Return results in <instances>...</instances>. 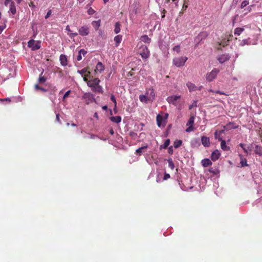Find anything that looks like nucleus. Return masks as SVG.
I'll use <instances>...</instances> for the list:
<instances>
[{
    "label": "nucleus",
    "mask_w": 262,
    "mask_h": 262,
    "mask_svg": "<svg viewBox=\"0 0 262 262\" xmlns=\"http://www.w3.org/2000/svg\"><path fill=\"white\" fill-rule=\"evenodd\" d=\"M187 59L188 58L186 56L174 57L172 60V62L177 67H181L185 64Z\"/></svg>",
    "instance_id": "f257e3e1"
},
{
    "label": "nucleus",
    "mask_w": 262,
    "mask_h": 262,
    "mask_svg": "<svg viewBox=\"0 0 262 262\" xmlns=\"http://www.w3.org/2000/svg\"><path fill=\"white\" fill-rule=\"evenodd\" d=\"M139 54L143 59H147L150 56V52L146 46L142 45L139 48Z\"/></svg>",
    "instance_id": "f03ea898"
},
{
    "label": "nucleus",
    "mask_w": 262,
    "mask_h": 262,
    "mask_svg": "<svg viewBox=\"0 0 262 262\" xmlns=\"http://www.w3.org/2000/svg\"><path fill=\"white\" fill-rule=\"evenodd\" d=\"M220 72V70L214 68L210 72L207 73L206 75V79L209 82L213 81L217 76Z\"/></svg>",
    "instance_id": "7ed1b4c3"
},
{
    "label": "nucleus",
    "mask_w": 262,
    "mask_h": 262,
    "mask_svg": "<svg viewBox=\"0 0 262 262\" xmlns=\"http://www.w3.org/2000/svg\"><path fill=\"white\" fill-rule=\"evenodd\" d=\"M208 35V33L206 31L200 32L194 39L195 43V47H196L201 41L205 39Z\"/></svg>",
    "instance_id": "20e7f679"
},
{
    "label": "nucleus",
    "mask_w": 262,
    "mask_h": 262,
    "mask_svg": "<svg viewBox=\"0 0 262 262\" xmlns=\"http://www.w3.org/2000/svg\"><path fill=\"white\" fill-rule=\"evenodd\" d=\"M83 80L85 81H87V85L88 86L91 88L92 90L93 88H95L97 85L99 84L100 82V80L98 78H94L92 80L88 81V79L86 77L83 78Z\"/></svg>",
    "instance_id": "39448f33"
},
{
    "label": "nucleus",
    "mask_w": 262,
    "mask_h": 262,
    "mask_svg": "<svg viewBox=\"0 0 262 262\" xmlns=\"http://www.w3.org/2000/svg\"><path fill=\"white\" fill-rule=\"evenodd\" d=\"M79 34L82 36H87L90 33V27L87 25H83L78 29Z\"/></svg>",
    "instance_id": "423d86ee"
},
{
    "label": "nucleus",
    "mask_w": 262,
    "mask_h": 262,
    "mask_svg": "<svg viewBox=\"0 0 262 262\" xmlns=\"http://www.w3.org/2000/svg\"><path fill=\"white\" fill-rule=\"evenodd\" d=\"M82 98L86 99V103L87 104H89L90 103L95 100L94 95L91 93H84L82 96Z\"/></svg>",
    "instance_id": "0eeeda50"
},
{
    "label": "nucleus",
    "mask_w": 262,
    "mask_h": 262,
    "mask_svg": "<svg viewBox=\"0 0 262 262\" xmlns=\"http://www.w3.org/2000/svg\"><path fill=\"white\" fill-rule=\"evenodd\" d=\"M230 57L231 56L229 54H224L219 55L217 57V59L220 63H223L229 60Z\"/></svg>",
    "instance_id": "6e6552de"
},
{
    "label": "nucleus",
    "mask_w": 262,
    "mask_h": 262,
    "mask_svg": "<svg viewBox=\"0 0 262 262\" xmlns=\"http://www.w3.org/2000/svg\"><path fill=\"white\" fill-rule=\"evenodd\" d=\"M145 94L148 98V101H152L155 98V94L152 88L147 89Z\"/></svg>",
    "instance_id": "1a4fd4ad"
},
{
    "label": "nucleus",
    "mask_w": 262,
    "mask_h": 262,
    "mask_svg": "<svg viewBox=\"0 0 262 262\" xmlns=\"http://www.w3.org/2000/svg\"><path fill=\"white\" fill-rule=\"evenodd\" d=\"M28 46L33 50H36L40 48V42H35L34 40H30L28 42Z\"/></svg>",
    "instance_id": "9d476101"
},
{
    "label": "nucleus",
    "mask_w": 262,
    "mask_h": 262,
    "mask_svg": "<svg viewBox=\"0 0 262 262\" xmlns=\"http://www.w3.org/2000/svg\"><path fill=\"white\" fill-rule=\"evenodd\" d=\"M180 98V96H170L167 98L166 100L167 102L170 103L172 104L175 106L177 105V100Z\"/></svg>",
    "instance_id": "9b49d317"
},
{
    "label": "nucleus",
    "mask_w": 262,
    "mask_h": 262,
    "mask_svg": "<svg viewBox=\"0 0 262 262\" xmlns=\"http://www.w3.org/2000/svg\"><path fill=\"white\" fill-rule=\"evenodd\" d=\"M156 120L158 127H160L162 125L163 126L165 125V121L164 120L163 116L159 114L157 116Z\"/></svg>",
    "instance_id": "f8f14e48"
},
{
    "label": "nucleus",
    "mask_w": 262,
    "mask_h": 262,
    "mask_svg": "<svg viewBox=\"0 0 262 262\" xmlns=\"http://www.w3.org/2000/svg\"><path fill=\"white\" fill-rule=\"evenodd\" d=\"M220 156H221V154H220V151L217 149L215 150L214 151L212 152V153L211 154V160L213 161H215L219 158Z\"/></svg>",
    "instance_id": "ddd939ff"
},
{
    "label": "nucleus",
    "mask_w": 262,
    "mask_h": 262,
    "mask_svg": "<svg viewBox=\"0 0 262 262\" xmlns=\"http://www.w3.org/2000/svg\"><path fill=\"white\" fill-rule=\"evenodd\" d=\"M66 30L68 32V35L72 39L74 38L75 36L78 35L77 32L73 33L71 30L69 25H67L66 27Z\"/></svg>",
    "instance_id": "4468645a"
},
{
    "label": "nucleus",
    "mask_w": 262,
    "mask_h": 262,
    "mask_svg": "<svg viewBox=\"0 0 262 262\" xmlns=\"http://www.w3.org/2000/svg\"><path fill=\"white\" fill-rule=\"evenodd\" d=\"M59 60L62 66H66L68 64L67 58L66 55L61 54L59 57Z\"/></svg>",
    "instance_id": "2eb2a0df"
},
{
    "label": "nucleus",
    "mask_w": 262,
    "mask_h": 262,
    "mask_svg": "<svg viewBox=\"0 0 262 262\" xmlns=\"http://www.w3.org/2000/svg\"><path fill=\"white\" fill-rule=\"evenodd\" d=\"M202 143L205 147H208L210 145V140L208 137L203 136L201 138Z\"/></svg>",
    "instance_id": "dca6fc26"
},
{
    "label": "nucleus",
    "mask_w": 262,
    "mask_h": 262,
    "mask_svg": "<svg viewBox=\"0 0 262 262\" xmlns=\"http://www.w3.org/2000/svg\"><path fill=\"white\" fill-rule=\"evenodd\" d=\"M238 127L237 125H236L233 122H229L224 126V128L226 130H229L231 129H235Z\"/></svg>",
    "instance_id": "f3484780"
},
{
    "label": "nucleus",
    "mask_w": 262,
    "mask_h": 262,
    "mask_svg": "<svg viewBox=\"0 0 262 262\" xmlns=\"http://www.w3.org/2000/svg\"><path fill=\"white\" fill-rule=\"evenodd\" d=\"M186 86L190 92L197 90V87L195 85V84L190 82H188L186 83Z\"/></svg>",
    "instance_id": "a211bd4d"
},
{
    "label": "nucleus",
    "mask_w": 262,
    "mask_h": 262,
    "mask_svg": "<svg viewBox=\"0 0 262 262\" xmlns=\"http://www.w3.org/2000/svg\"><path fill=\"white\" fill-rule=\"evenodd\" d=\"M104 70V67L101 62H98L96 66L95 71H98L99 73H101Z\"/></svg>",
    "instance_id": "6ab92c4d"
},
{
    "label": "nucleus",
    "mask_w": 262,
    "mask_h": 262,
    "mask_svg": "<svg viewBox=\"0 0 262 262\" xmlns=\"http://www.w3.org/2000/svg\"><path fill=\"white\" fill-rule=\"evenodd\" d=\"M254 145V152L255 154L258 155L259 156H262V147L256 144H255Z\"/></svg>",
    "instance_id": "aec40b11"
},
{
    "label": "nucleus",
    "mask_w": 262,
    "mask_h": 262,
    "mask_svg": "<svg viewBox=\"0 0 262 262\" xmlns=\"http://www.w3.org/2000/svg\"><path fill=\"white\" fill-rule=\"evenodd\" d=\"M9 12L11 13L13 15L15 14L16 12V9L14 2H11V4L9 6Z\"/></svg>",
    "instance_id": "412c9836"
},
{
    "label": "nucleus",
    "mask_w": 262,
    "mask_h": 262,
    "mask_svg": "<svg viewBox=\"0 0 262 262\" xmlns=\"http://www.w3.org/2000/svg\"><path fill=\"white\" fill-rule=\"evenodd\" d=\"M201 163L204 167H208L212 164L211 161L209 159H204L202 160Z\"/></svg>",
    "instance_id": "4be33fe9"
},
{
    "label": "nucleus",
    "mask_w": 262,
    "mask_h": 262,
    "mask_svg": "<svg viewBox=\"0 0 262 262\" xmlns=\"http://www.w3.org/2000/svg\"><path fill=\"white\" fill-rule=\"evenodd\" d=\"M122 36L121 35H118L114 37V40L116 43V47L119 46V44L121 43L122 41Z\"/></svg>",
    "instance_id": "5701e85b"
},
{
    "label": "nucleus",
    "mask_w": 262,
    "mask_h": 262,
    "mask_svg": "<svg viewBox=\"0 0 262 262\" xmlns=\"http://www.w3.org/2000/svg\"><path fill=\"white\" fill-rule=\"evenodd\" d=\"M86 53L87 52L85 50L83 49H80L78 52V55L77 57V60L80 61L82 59L81 55L82 54L83 56H84Z\"/></svg>",
    "instance_id": "b1692460"
},
{
    "label": "nucleus",
    "mask_w": 262,
    "mask_h": 262,
    "mask_svg": "<svg viewBox=\"0 0 262 262\" xmlns=\"http://www.w3.org/2000/svg\"><path fill=\"white\" fill-rule=\"evenodd\" d=\"M110 119L113 122L116 123H119L121 121V117L120 116L111 117Z\"/></svg>",
    "instance_id": "393cba45"
},
{
    "label": "nucleus",
    "mask_w": 262,
    "mask_h": 262,
    "mask_svg": "<svg viewBox=\"0 0 262 262\" xmlns=\"http://www.w3.org/2000/svg\"><path fill=\"white\" fill-rule=\"evenodd\" d=\"M254 45V43H251V41L250 38L243 39L241 41L240 43V45L241 46H244L245 45Z\"/></svg>",
    "instance_id": "a878e982"
},
{
    "label": "nucleus",
    "mask_w": 262,
    "mask_h": 262,
    "mask_svg": "<svg viewBox=\"0 0 262 262\" xmlns=\"http://www.w3.org/2000/svg\"><path fill=\"white\" fill-rule=\"evenodd\" d=\"M221 147L224 151H228L230 150V147L226 145V141L225 140H221Z\"/></svg>",
    "instance_id": "bb28decb"
},
{
    "label": "nucleus",
    "mask_w": 262,
    "mask_h": 262,
    "mask_svg": "<svg viewBox=\"0 0 262 262\" xmlns=\"http://www.w3.org/2000/svg\"><path fill=\"white\" fill-rule=\"evenodd\" d=\"M92 90L94 92H97L101 94H102L103 93L102 87L101 85H99V84L97 85L96 86H95V88H93Z\"/></svg>",
    "instance_id": "cd10ccee"
},
{
    "label": "nucleus",
    "mask_w": 262,
    "mask_h": 262,
    "mask_svg": "<svg viewBox=\"0 0 262 262\" xmlns=\"http://www.w3.org/2000/svg\"><path fill=\"white\" fill-rule=\"evenodd\" d=\"M140 39L142 41L146 43H149L151 41V39L149 38L148 36L146 35L142 36L140 38Z\"/></svg>",
    "instance_id": "c85d7f7f"
},
{
    "label": "nucleus",
    "mask_w": 262,
    "mask_h": 262,
    "mask_svg": "<svg viewBox=\"0 0 262 262\" xmlns=\"http://www.w3.org/2000/svg\"><path fill=\"white\" fill-rule=\"evenodd\" d=\"M139 99L141 102L144 103H147V101H148V98L145 94L140 95L139 96Z\"/></svg>",
    "instance_id": "c756f323"
},
{
    "label": "nucleus",
    "mask_w": 262,
    "mask_h": 262,
    "mask_svg": "<svg viewBox=\"0 0 262 262\" xmlns=\"http://www.w3.org/2000/svg\"><path fill=\"white\" fill-rule=\"evenodd\" d=\"M244 31V29L243 28H240V27L236 28L234 30V34L239 36L241 34V33Z\"/></svg>",
    "instance_id": "7c9ffc66"
},
{
    "label": "nucleus",
    "mask_w": 262,
    "mask_h": 262,
    "mask_svg": "<svg viewBox=\"0 0 262 262\" xmlns=\"http://www.w3.org/2000/svg\"><path fill=\"white\" fill-rule=\"evenodd\" d=\"M170 140L169 139H166L164 143H163V144L161 145L160 146V149H166L168 147V146H169V144H170Z\"/></svg>",
    "instance_id": "2f4dec72"
},
{
    "label": "nucleus",
    "mask_w": 262,
    "mask_h": 262,
    "mask_svg": "<svg viewBox=\"0 0 262 262\" xmlns=\"http://www.w3.org/2000/svg\"><path fill=\"white\" fill-rule=\"evenodd\" d=\"M77 72L81 74L82 76L84 74H85L87 72V74L85 75V76H89L90 74V72H87V69L86 68H83L82 70H78Z\"/></svg>",
    "instance_id": "473e14b6"
},
{
    "label": "nucleus",
    "mask_w": 262,
    "mask_h": 262,
    "mask_svg": "<svg viewBox=\"0 0 262 262\" xmlns=\"http://www.w3.org/2000/svg\"><path fill=\"white\" fill-rule=\"evenodd\" d=\"M147 147H148V146L145 145V146H142V147L137 149L136 150V154L140 156L141 155L142 152H143V150L147 148Z\"/></svg>",
    "instance_id": "72a5a7b5"
},
{
    "label": "nucleus",
    "mask_w": 262,
    "mask_h": 262,
    "mask_svg": "<svg viewBox=\"0 0 262 262\" xmlns=\"http://www.w3.org/2000/svg\"><path fill=\"white\" fill-rule=\"evenodd\" d=\"M120 32V24L119 22H117L115 25L114 32L118 34Z\"/></svg>",
    "instance_id": "f704fd0d"
},
{
    "label": "nucleus",
    "mask_w": 262,
    "mask_h": 262,
    "mask_svg": "<svg viewBox=\"0 0 262 262\" xmlns=\"http://www.w3.org/2000/svg\"><path fill=\"white\" fill-rule=\"evenodd\" d=\"M194 118H195L194 116H191L190 117L189 120L188 121V122L186 124V125L193 126V124H194Z\"/></svg>",
    "instance_id": "c9c22d12"
},
{
    "label": "nucleus",
    "mask_w": 262,
    "mask_h": 262,
    "mask_svg": "<svg viewBox=\"0 0 262 262\" xmlns=\"http://www.w3.org/2000/svg\"><path fill=\"white\" fill-rule=\"evenodd\" d=\"M43 73V70H42L38 78V82L40 83H44L46 81V78L44 76H42Z\"/></svg>",
    "instance_id": "e433bc0d"
},
{
    "label": "nucleus",
    "mask_w": 262,
    "mask_h": 262,
    "mask_svg": "<svg viewBox=\"0 0 262 262\" xmlns=\"http://www.w3.org/2000/svg\"><path fill=\"white\" fill-rule=\"evenodd\" d=\"M182 141L181 140H177L173 143V146L176 148H178L181 146Z\"/></svg>",
    "instance_id": "4c0bfd02"
},
{
    "label": "nucleus",
    "mask_w": 262,
    "mask_h": 262,
    "mask_svg": "<svg viewBox=\"0 0 262 262\" xmlns=\"http://www.w3.org/2000/svg\"><path fill=\"white\" fill-rule=\"evenodd\" d=\"M168 166L169 167L173 170L174 168V164L172 161V160L171 159H169L168 160Z\"/></svg>",
    "instance_id": "58836bf2"
},
{
    "label": "nucleus",
    "mask_w": 262,
    "mask_h": 262,
    "mask_svg": "<svg viewBox=\"0 0 262 262\" xmlns=\"http://www.w3.org/2000/svg\"><path fill=\"white\" fill-rule=\"evenodd\" d=\"M240 163L241 164V167H244V166H248V164H247V160L246 158L242 159L240 161Z\"/></svg>",
    "instance_id": "ea45409f"
},
{
    "label": "nucleus",
    "mask_w": 262,
    "mask_h": 262,
    "mask_svg": "<svg viewBox=\"0 0 262 262\" xmlns=\"http://www.w3.org/2000/svg\"><path fill=\"white\" fill-rule=\"evenodd\" d=\"M199 140L197 139L191 140V146H195L198 145H199Z\"/></svg>",
    "instance_id": "a19ab883"
},
{
    "label": "nucleus",
    "mask_w": 262,
    "mask_h": 262,
    "mask_svg": "<svg viewBox=\"0 0 262 262\" xmlns=\"http://www.w3.org/2000/svg\"><path fill=\"white\" fill-rule=\"evenodd\" d=\"M111 100L114 103V110H116V107H117V101H116V98L115 97V96L113 94H112L111 96Z\"/></svg>",
    "instance_id": "79ce46f5"
},
{
    "label": "nucleus",
    "mask_w": 262,
    "mask_h": 262,
    "mask_svg": "<svg viewBox=\"0 0 262 262\" xmlns=\"http://www.w3.org/2000/svg\"><path fill=\"white\" fill-rule=\"evenodd\" d=\"M249 1H244L242 2L241 3V8H244V7H245L246 6H247L248 5H249Z\"/></svg>",
    "instance_id": "37998d69"
},
{
    "label": "nucleus",
    "mask_w": 262,
    "mask_h": 262,
    "mask_svg": "<svg viewBox=\"0 0 262 262\" xmlns=\"http://www.w3.org/2000/svg\"><path fill=\"white\" fill-rule=\"evenodd\" d=\"M221 135H220L219 134V132L218 131H216L214 133V137H215V138L216 139H218L219 141H221L222 140V138L221 137Z\"/></svg>",
    "instance_id": "c03bdc74"
},
{
    "label": "nucleus",
    "mask_w": 262,
    "mask_h": 262,
    "mask_svg": "<svg viewBox=\"0 0 262 262\" xmlns=\"http://www.w3.org/2000/svg\"><path fill=\"white\" fill-rule=\"evenodd\" d=\"M35 90H41V91H42L43 92H46L47 91V90L39 86L38 85V84H37L35 85Z\"/></svg>",
    "instance_id": "a18cd8bd"
},
{
    "label": "nucleus",
    "mask_w": 262,
    "mask_h": 262,
    "mask_svg": "<svg viewBox=\"0 0 262 262\" xmlns=\"http://www.w3.org/2000/svg\"><path fill=\"white\" fill-rule=\"evenodd\" d=\"M239 146L241 147L244 150V152L247 154V155H249V152L248 151H247V148H246L245 147V145L243 143H240L239 144Z\"/></svg>",
    "instance_id": "49530a36"
},
{
    "label": "nucleus",
    "mask_w": 262,
    "mask_h": 262,
    "mask_svg": "<svg viewBox=\"0 0 262 262\" xmlns=\"http://www.w3.org/2000/svg\"><path fill=\"white\" fill-rule=\"evenodd\" d=\"M173 51H176L178 53H179L180 52V46L177 45L174 46L173 49Z\"/></svg>",
    "instance_id": "de8ad7c7"
},
{
    "label": "nucleus",
    "mask_w": 262,
    "mask_h": 262,
    "mask_svg": "<svg viewBox=\"0 0 262 262\" xmlns=\"http://www.w3.org/2000/svg\"><path fill=\"white\" fill-rule=\"evenodd\" d=\"M70 93H71L70 90H69L66 92V93L64 94V95L63 96V100H64L66 98H67L69 96Z\"/></svg>",
    "instance_id": "09e8293b"
},
{
    "label": "nucleus",
    "mask_w": 262,
    "mask_h": 262,
    "mask_svg": "<svg viewBox=\"0 0 262 262\" xmlns=\"http://www.w3.org/2000/svg\"><path fill=\"white\" fill-rule=\"evenodd\" d=\"M194 130V128L193 126H189L188 127H187L186 129V132H192Z\"/></svg>",
    "instance_id": "8fccbe9b"
},
{
    "label": "nucleus",
    "mask_w": 262,
    "mask_h": 262,
    "mask_svg": "<svg viewBox=\"0 0 262 262\" xmlns=\"http://www.w3.org/2000/svg\"><path fill=\"white\" fill-rule=\"evenodd\" d=\"M51 14H52V10H49L48 11V12H47V14L46 15V16H45V19H47V18H48L50 16V15H51Z\"/></svg>",
    "instance_id": "3c124183"
},
{
    "label": "nucleus",
    "mask_w": 262,
    "mask_h": 262,
    "mask_svg": "<svg viewBox=\"0 0 262 262\" xmlns=\"http://www.w3.org/2000/svg\"><path fill=\"white\" fill-rule=\"evenodd\" d=\"M252 144H251L250 145H248L247 147H246L247 148V151H248L249 152V154H250V152L252 151Z\"/></svg>",
    "instance_id": "603ef678"
},
{
    "label": "nucleus",
    "mask_w": 262,
    "mask_h": 262,
    "mask_svg": "<svg viewBox=\"0 0 262 262\" xmlns=\"http://www.w3.org/2000/svg\"><path fill=\"white\" fill-rule=\"evenodd\" d=\"M196 105H197V101H194L193 102V103L191 105L189 106V109H191L192 108V107H193V106H195L196 107Z\"/></svg>",
    "instance_id": "864d4df0"
},
{
    "label": "nucleus",
    "mask_w": 262,
    "mask_h": 262,
    "mask_svg": "<svg viewBox=\"0 0 262 262\" xmlns=\"http://www.w3.org/2000/svg\"><path fill=\"white\" fill-rule=\"evenodd\" d=\"M168 153L169 154H172L173 153V147L172 146H170L169 148H168Z\"/></svg>",
    "instance_id": "5fc2aeb1"
},
{
    "label": "nucleus",
    "mask_w": 262,
    "mask_h": 262,
    "mask_svg": "<svg viewBox=\"0 0 262 262\" xmlns=\"http://www.w3.org/2000/svg\"><path fill=\"white\" fill-rule=\"evenodd\" d=\"M59 114H57L56 115V121H57L58 122L61 123V122H60V118H59Z\"/></svg>",
    "instance_id": "6e6d98bb"
},
{
    "label": "nucleus",
    "mask_w": 262,
    "mask_h": 262,
    "mask_svg": "<svg viewBox=\"0 0 262 262\" xmlns=\"http://www.w3.org/2000/svg\"><path fill=\"white\" fill-rule=\"evenodd\" d=\"M170 178V175L168 173H165L164 176V180H166Z\"/></svg>",
    "instance_id": "4d7b16f0"
},
{
    "label": "nucleus",
    "mask_w": 262,
    "mask_h": 262,
    "mask_svg": "<svg viewBox=\"0 0 262 262\" xmlns=\"http://www.w3.org/2000/svg\"><path fill=\"white\" fill-rule=\"evenodd\" d=\"M11 2H13L11 0H5L4 4L5 6H7L8 4H11Z\"/></svg>",
    "instance_id": "13d9d810"
},
{
    "label": "nucleus",
    "mask_w": 262,
    "mask_h": 262,
    "mask_svg": "<svg viewBox=\"0 0 262 262\" xmlns=\"http://www.w3.org/2000/svg\"><path fill=\"white\" fill-rule=\"evenodd\" d=\"M88 12L89 14H93L94 13V11L92 8L88 10Z\"/></svg>",
    "instance_id": "bf43d9fd"
},
{
    "label": "nucleus",
    "mask_w": 262,
    "mask_h": 262,
    "mask_svg": "<svg viewBox=\"0 0 262 262\" xmlns=\"http://www.w3.org/2000/svg\"><path fill=\"white\" fill-rule=\"evenodd\" d=\"M5 27H6L5 25V26H0V34L2 33V32L4 30Z\"/></svg>",
    "instance_id": "052dcab7"
},
{
    "label": "nucleus",
    "mask_w": 262,
    "mask_h": 262,
    "mask_svg": "<svg viewBox=\"0 0 262 262\" xmlns=\"http://www.w3.org/2000/svg\"><path fill=\"white\" fill-rule=\"evenodd\" d=\"M215 93L219 94L220 95H225V93L220 91H215Z\"/></svg>",
    "instance_id": "680f3d73"
},
{
    "label": "nucleus",
    "mask_w": 262,
    "mask_h": 262,
    "mask_svg": "<svg viewBox=\"0 0 262 262\" xmlns=\"http://www.w3.org/2000/svg\"><path fill=\"white\" fill-rule=\"evenodd\" d=\"M94 117L97 119V120H98L99 119V117H98V114L97 112H95L94 113Z\"/></svg>",
    "instance_id": "e2e57ef3"
},
{
    "label": "nucleus",
    "mask_w": 262,
    "mask_h": 262,
    "mask_svg": "<svg viewBox=\"0 0 262 262\" xmlns=\"http://www.w3.org/2000/svg\"><path fill=\"white\" fill-rule=\"evenodd\" d=\"M168 117V114H167V113L165 114V115L163 117L164 120L165 121L166 120H167Z\"/></svg>",
    "instance_id": "0e129e2a"
},
{
    "label": "nucleus",
    "mask_w": 262,
    "mask_h": 262,
    "mask_svg": "<svg viewBox=\"0 0 262 262\" xmlns=\"http://www.w3.org/2000/svg\"><path fill=\"white\" fill-rule=\"evenodd\" d=\"M94 23H96V25L98 27H99L100 26V23L99 21H94L93 23H92V24L93 25Z\"/></svg>",
    "instance_id": "69168bd1"
},
{
    "label": "nucleus",
    "mask_w": 262,
    "mask_h": 262,
    "mask_svg": "<svg viewBox=\"0 0 262 262\" xmlns=\"http://www.w3.org/2000/svg\"><path fill=\"white\" fill-rule=\"evenodd\" d=\"M172 1L175 4L176 6H178L179 0H172Z\"/></svg>",
    "instance_id": "338daca9"
},
{
    "label": "nucleus",
    "mask_w": 262,
    "mask_h": 262,
    "mask_svg": "<svg viewBox=\"0 0 262 262\" xmlns=\"http://www.w3.org/2000/svg\"><path fill=\"white\" fill-rule=\"evenodd\" d=\"M110 133L111 134V135H113L114 134V130L113 129H111L110 130Z\"/></svg>",
    "instance_id": "774afa93"
}]
</instances>
